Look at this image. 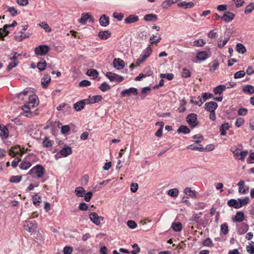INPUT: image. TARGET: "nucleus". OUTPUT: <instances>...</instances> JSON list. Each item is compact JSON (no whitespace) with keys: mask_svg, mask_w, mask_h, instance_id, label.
<instances>
[{"mask_svg":"<svg viewBox=\"0 0 254 254\" xmlns=\"http://www.w3.org/2000/svg\"><path fill=\"white\" fill-rule=\"evenodd\" d=\"M182 76L184 78H189L190 76V72L189 70L186 68H183Z\"/></svg>","mask_w":254,"mask_h":254,"instance_id":"69168bd1","label":"nucleus"},{"mask_svg":"<svg viewBox=\"0 0 254 254\" xmlns=\"http://www.w3.org/2000/svg\"><path fill=\"white\" fill-rule=\"evenodd\" d=\"M226 89V86L224 85H220L213 89V92L215 94H218L220 95L222 92Z\"/></svg>","mask_w":254,"mask_h":254,"instance_id":"f704fd0d","label":"nucleus"},{"mask_svg":"<svg viewBox=\"0 0 254 254\" xmlns=\"http://www.w3.org/2000/svg\"><path fill=\"white\" fill-rule=\"evenodd\" d=\"M32 89L30 88H26L25 89L23 90V91L21 92L17 95V97L20 100L23 101L24 98L22 97V96H28L30 95V94L32 93Z\"/></svg>","mask_w":254,"mask_h":254,"instance_id":"dca6fc26","label":"nucleus"},{"mask_svg":"<svg viewBox=\"0 0 254 254\" xmlns=\"http://www.w3.org/2000/svg\"><path fill=\"white\" fill-rule=\"evenodd\" d=\"M45 174V169L40 164L36 165L33 167L28 173V174L31 175L33 178L38 179L42 178Z\"/></svg>","mask_w":254,"mask_h":254,"instance_id":"f03ea898","label":"nucleus"},{"mask_svg":"<svg viewBox=\"0 0 254 254\" xmlns=\"http://www.w3.org/2000/svg\"><path fill=\"white\" fill-rule=\"evenodd\" d=\"M100 24L104 27H106L109 24V18L106 15H102L99 20Z\"/></svg>","mask_w":254,"mask_h":254,"instance_id":"5701e85b","label":"nucleus"},{"mask_svg":"<svg viewBox=\"0 0 254 254\" xmlns=\"http://www.w3.org/2000/svg\"><path fill=\"white\" fill-rule=\"evenodd\" d=\"M70 128L68 125L63 126L61 127V132L63 134H66L70 131Z\"/></svg>","mask_w":254,"mask_h":254,"instance_id":"338daca9","label":"nucleus"},{"mask_svg":"<svg viewBox=\"0 0 254 254\" xmlns=\"http://www.w3.org/2000/svg\"><path fill=\"white\" fill-rule=\"evenodd\" d=\"M152 52V49L150 45H149L140 55L136 62V64L139 66L141 64L144 63L146 59L150 56Z\"/></svg>","mask_w":254,"mask_h":254,"instance_id":"7ed1b4c3","label":"nucleus"},{"mask_svg":"<svg viewBox=\"0 0 254 254\" xmlns=\"http://www.w3.org/2000/svg\"><path fill=\"white\" fill-rule=\"evenodd\" d=\"M160 77L162 78H166L169 80H171L174 78V74L173 73H167V74H164V73H161L160 75Z\"/></svg>","mask_w":254,"mask_h":254,"instance_id":"680f3d73","label":"nucleus"},{"mask_svg":"<svg viewBox=\"0 0 254 254\" xmlns=\"http://www.w3.org/2000/svg\"><path fill=\"white\" fill-rule=\"evenodd\" d=\"M243 91L245 93L249 94L254 93V87L252 85H247L243 87Z\"/></svg>","mask_w":254,"mask_h":254,"instance_id":"e433bc0d","label":"nucleus"},{"mask_svg":"<svg viewBox=\"0 0 254 254\" xmlns=\"http://www.w3.org/2000/svg\"><path fill=\"white\" fill-rule=\"evenodd\" d=\"M131 94L137 95V89L134 87H130L128 89L123 90L121 93L122 97L129 96Z\"/></svg>","mask_w":254,"mask_h":254,"instance_id":"1a4fd4ad","label":"nucleus"},{"mask_svg":"<svg viewBox=\"0 0 254 254\" xmlns=\"http://www.w3.org/2000/svg\"><path fill=\"white\" fill-rule=\"evenodd\" d=\"M167 194L172 197H177L179 194V190L176 189H172L168 191Z\"/></svg>","mask_w":254,"mask_h":254,"instance_id":"09e8293b","label":"nucleus"},{"mask_svg":"<svg viewBox=\"0 0 254 254\" xmlns=\"http://www.w3.org/2000/svg\"><path fill=\"white\" fill-rule=\"evenodd\" d=\"M111 33L109 31H100L98 33L99 37L102 40H106L111 36Z\"/></svg>","mask_w":254,"mask_h":254,"instance_id":"7c9ffc66","label":"nucleus"},{"mask_svg":"<svg viewBox=\"0 0 254 254\" xmlns=\"http://www.w3.org/2000/svg\"><path fill=\"white\" fill-rule=\"evenodd\" d=\"M113 65L117 69H122L125 66V62L120 58H115L113 61Z\"/></svg>","mask_w":254,"mask_h":254,"instance_id":"2eb2a0df","label":"nucleus"},{"mask_svg":"<svg viewBox=\"0 0 254 254\" xmlns=\"http://www.w3.org/2000/svg\"><path fill=\"white\" fill-rule=\"evenodd\" d=\"M244 219V214L242 211H239L236 213L234 218H232L233 222H242Z\"/></svg>","mask_w":254,"mask_h":254,"instance_id":"393cba45","label":"nucleus"},{"mask_svg":"<svg viewBox=\"0 0 254 254\" xmlns=\"http://www.w3.org/2000/svg\"><path fill=\"white\" fill-rule=\"evenodd\" d=\"M151 88L149 87H145L142 88L141 91V97L143 99H144L147 94L150 91Z\"/></svg>","mask_w":254,"mask_h":254,"instance_id":"13d9d810","label":"nucleus"},{"mask_svg":"<svg viewBox=\"0 0 254 254\" xmlns=\"http://www.w3.org/2000/svg\"><path fill=\"white\" fill-rule=\"evenodd\" d=\"M47 63L44 59L40 60L37 64V66L40 71H43L46 69Z\"/></svg>","mask_w":254,"mask_h":254,"instance_id":"473e14b6","label":"nucleus"},{"mask_svg":"<svg viewBox=\"0 0 254 254\" xmlns=\"http://www.w3.org/2000/svg\"><path fill=\"white\" fill-rule=\"evenodd\" d=\"M229 37H225L224 39L219 38L217 40V46L219 48H222L228 42Z\"/></svg>","mask_w":254,"mask_h":254,"instance_id":"72a5a7b5","label":"nucleus"},{"mask_svg":"<svg viewBox=\"0 0 254 254\" xmlns=\"http://www.w3.org/2000/svg\"><path fill=\"white\" fill-rule=\"evenodd\" d=\"M17 24L16 21L14 20L11 24H5L3 26V28H0V40L4 41L5 36H7L9 33L7 29L10 27H14Z\"/></svg>","mask_w":254,"mask_h":254,"instance_id":"20e7f679","label":"nucleus"},{"mask_svg":"<svg viewBox=\"0 0 254 254\" xmlns=\"http://www.w3.org/2000/svg\"><path fill=\"white\" fill-rule=\"evenodd\" d=\"M248 154V151L247 150H243L242 151H240L239 156L237 159V160L244 161L246 156Z\"/></svg>","mask_w":254,"mask_h":254,"instance_id":"5fc2aeb1","label":"nucleus"},{"mask_svg":"<svg viewBox=\"0 0 254 254\" xmlns=\"http://www.w3.org/2000/svg\"><path fill=\"white\" fill-rule=\"evenodd\" d=\"M206 42L203 39L195 40L193 42V46L196 47H202L205 44Z\"/></svg>","mask_w":254,"mask_h":254,"instance_id":"864d4df0","label":"nucleus"},{"mask_svg":"<svg viewBox=\"0 0 254 254\" xmlns=\"http://www.w3.org/2000/svg\"><path fill=\"white\" fill-rule=\"evenodd\" d=\"M220 231L222 233L226 235L228 233V226L227 223H224L220 226Z\"/></svg>","mask_w":254,"mask_h":254,"instance_id":"3c124183","label":"nucleus"},{"mask_svg":"<svg viewBox=\"0 0 254 254\" xmlns=\"http://www.w3.org/2000/svg\"><path fill=\"white\" fill-rule=\"evenodd\" d=\"M86 74L93 77V79H95L98 77L99 73L96 69H90L87 71Z\"/></svg>","mask_w":254,"mask_h":254,"instance_id":"ea45409f","label":"nucleus"},{"mask_svg":"<svg viewBox=\"0 0 254 254\" xmlns=\"http://www.w3.org/2000/svg\"><path fill=\"white\" fill-rule=\"evenodd\" d=\"M25 229L29 232H34L37 227V225L35 221L33 222H27L26 224L24 226Z\"/></svg>","mask_w":254,"mask_h":254,"instance_id":"9b49d317","label":"nucleus"},{"mask_svg":"<svg viewBox=\"0 0 254 254\" xmlns=\"http://www.w3.org/2000/svg\"><path fill=\"white\" fill-rule=\"evenodd\" d=\"M31 165H32L29 162H28L24 158L23 160L21 161V163L19 165V167L22 170H27L31 166Z\"/></svg>","mask_w":254,"mask_h":254,"instance_id":"2f4dec72","label":"nucleus"},{"mask_svg":"<svg viewBox=\"0 0 254 254\" xmlns=\"http://www.w3.org/2000/svg\"><path fill=\"white\" fill-rule=\"evenodd\" d=\"M89 219L96 225L99 226L101 223V221L104 220V217L98 216L96 212H92L89 214Z\"/></svg>","mask_w":254,"mask_h":254,"instance_id":"0eeeda50","label":"nucleus"},{"mask_svg":"<svg viewBox=\"0 0 254 254\" xmlns=\"http://www.w3.org/2000/svg\"><path fill=\"white\" fill-rule=\"evenodd\" d=\"M186 119L188 123L191 127H194L198 124L197 121V115L195 114L192 113L189 114Z\"/></svg>","mask_w":254,"mask_h":254,"instance_id":"423d86ee","label":"nucleus"},{"mask_svg":"<svg viewBox=\"0 0 254 254\" xmlns=\"http://www.w3.org/2000/svg\"><path fill=\"white\" fill-rule=\"evenodd\" d=\"M244 122H245V120H244V118H237L236 121V122H235V126L237 127H240L244 124Z\"/></svg>","mask_w":254,"mask_h":254,"instance_id":"e2e57ef3","label":"nucleus"},{"mask_svg":"<svg viewBox=\"0 0 254 254\" xmlns=\"http://www.w3.org/2000/svg\"><path fill=\"white\" fill-rule=\"evenodd\" d=\"M144 20L146 21H155L157 19V16L155 14H148L144 16Z\"/></svg>","mask_w":254,"mask_h":254,"instance_id":"c9c22d12","label":"nucleus"},{"mask_svg":"<svg viewBox=\"0 0 254 254\" xmlns=\"http://www.w3.org/2000/svg\"><path fill=\"white\" fill-rule=\"evenodd\" d=\"M202 215V213L200 212L199 214H193L191 217L189 219L190 221L196 222L197 225H201L202 223L199 220V218Z\"/></svg>","mask_w":254,"mask_h":254,"instance_id":"c85d7f7f","label":"nucleus"},{"mask_svg":"<svg viewBox=\"0 0 254 254\" xmlns=\"http://www.w3.org/2000/svg\"><path fill=\"white\" fill-rule=\"evenodd\" d=\"M89 13H83L81 18L78 20L79 22L82 24H85L89 19Z\"/></svg>","mask_w":254,"mask_h":254,"instance_id":"58836bf2","label":"nucleus"},{"mask_svg":"<svg viewBox=\"0 0 254 254\" xmlns=\"http://www.w3.org/2000/svg\"><path fill=\"white\" fill-rule=\"evenodd\" d=\"M139 18L137 16L135 15H130L125 19V22L126 24H131L138 21Z\"/></svg>","mask_w":254,"mask_h":254,"instance_id":"aec40b11","label":"nucleus"},{"mask_svg":"<svg viewBox=\"0 0 254 254\" xmlns=\"http://www.w3.org/2000/svg\"><path fill=\"white\" fill-rule=\"evenodd\" d=\"M22 178V176L21 175L13 176L11 177V178L9 180V181L11 183H19L21 181Z\"/></svg>","mask_w":254,"mask_h":254,"instance_id":"de8ad7c7","label":"nucleus"},{"mask_svg":"<svg viewBox=\"0 0 254 254\" xmlns=\"http://www.w3.org/2000/svg\"><path fill=\"white\" fill-rule=\"evenodd\" d=\"M178 6L183 7L185 9L191 8L193 7L194 4L193 2H187L186 1L180 2L177 3Z\"/></svg>","mask_w":254,"mask_h":254,"instance_id":"a878e982","label":"nucleus"},{"mask_svg":"<svg viewBox=\"0 0 254 254\" xmlns=\"http://www.w3.org/2000/svg\"><path fill=\"white\" fill-rule=\"evenodd\" d=\"M238 232L240 234L245 233L248 230V226L244 223H242L240 225H237Z\"/></svg>","mask_w":254,"mask_h":254,"instance_id":"c756f323","label":"nucleus"},{"mask_svg":"<svg viewBox=\"0 0 254 254\" xmlns=\"http://www.w3.org/2000/svg\"><path fill=\"white\" fill-rule=\"evenodd\" d=\"M91 103L93 104L101 101L103 98L101 95H96L93 97H91Z\"/></svg>","mask_w":254,"mask_h":254,"instance_id":"052dcab7","label":"nucleus"},{"mask_svg":"<svg viewBox=\"0 0 254 254\" xmlns=\"http://www.w3.org/2000/svg\"><path fill=\"white\" fill-rule=\"evenodd\" d=\"M32 200L33 204L35 205H39L42 201L41 197L37 194L33 196Z\"/></svg>","mask_w":254,"mask_h":254,"instance_id":"8fccbe9b","label":"nucleus"},{"mask_svg":"<svg viewBox=\"0 0 254 254\" xmlns=\"http://www.w3.org/2000/svg\"><path fill=\"white\" fill-rule=\"evenodd\" d=\"M50 50V47L48 45H42L35 48L34 52L36 55L45 56Z\"/></svg>","mask_w":254,"mask_h":254,"instance_id":"39448f33","label":"nucleus"},{"mask_svg":"<svg viewBox=\"0 0 254 254\" xmlns=\"http://www.w3.org/2000/svg\"><path fill=\"white\" fill-rule=\"evenodd\" d=\"M72 151L70 147H65L63 148L59 152V154L63 157H67L71 154Z\"/></svg>","mask_w":254,"mask_h":254,"instance_id":"412c9836","label":"nucleus"},{"mask_svg":"<svg viewBox=\"0 0 254 254\" xmlns=\"http://www.w3.org/2000/svg\"><path fill=\"white\" fill-rule=\"evenodd\" d=\"M171 227L176 232H180L182 229V225L180 222H173Z\"/></svg>","mask_w":254,"mask_h":254,"instance_id":"a19ab883","label":"nucleus"},{"mask_svg":"<svg viewBox=\"0 0 254 254\" xmlns=\"http://www.w3.org/2000/svg\"><path fill=\"white\" fill-rule=\"evenodd\" d=\"M25 159H26V160L28 162H29L31 165L33 163L36 162L38 160V157L33 153H30L28 154L25 157Z\"/></svg>","mask_w":254,"mask_h":254,"instance_id":"b1692460","label":"nucleus"},{"mask_svg":"<svg viewBox=\"0 0 254 254\" xmlns=\"http://www.w3.org/2000/svg\"><path fill=\"white\" fill-rule=\"evenodd\" d=\"M39 104V100L38 96L36 94H31L29 95L28 100L26 102L24 106H22V109L24 112V116L29 117L32 113L30 109L33 108Z\"/></svg>","mask_w":254,"mask_h":254,"instance_id":"f257e3e1","label":"nucleus"},{"mask_svg":"<svg viewBox=\"0 0 254 254\" xmlns=\"http://www.w3.org/2000/svg\"><path fill=\"white\" fill-rule=\"evenodd\" d=\"M99 89L103 92H106L111 89V86L107 82H104L99 86Z\"/></svg>","mask_w":254,"mask_h":254,"instance_id":"49530a36","label":"nucleus"},{"mask_svg":"<svg viewBox=\"0 0 254 254\" xmlns=\"http://www.w3.org/2000/svg\"><path fill=\"white\" fill-rule=\"evenodd\" d=\"M227 204L229 207H234L235 209H239L241 207V205L239 204V198L238 199H230L228 201Z\"/></svg>","mask_w":254,"mask_h":254,"instance_id":"f3484780","label":"nucleus"},{"mask_svg":"<svg viewBox=\"0 0 254 254\" xmlns=\"http://www.w3.org/2000/svg\"><path fill=\"white\" fill-rule=\"evenodd\" d=\"M106 76L111 81H117L118 82H120L124 80V77L123 76L111 72H107L106 73Z\"/></svg>","mask_w":254,"mask_h":254,"instance_id":"6e6552de","label":"nucleus"},{"mask_svg":"<svg viewBox=\"0 0 254 254\" xmlns=\"http://www.w3.org/2000/svg\"><path fill=\"white\" fill-rule=\"evenodd\" d=\"M84 105L83 103H82V101H80L76 103H75L73 105V108L76 110V111H80L82 109L84 108Z\"/></svg>","mask_w":254,"mask_h":254,"instance_id":"c03bdc74","label":"nucleus"},{"mask_svg":"<svg viewBox=\"0 0 254 254\" xmlns=\"http://www.w3.org/2000/svg\"><path fill=\"white\" fill-rule=\"evenodd\" d=\"M205 109L209 112H215V110L217 108L218 105L214 101H210L209 102H207L205 104Z\"/></svg>","mask_w":254,"mask_h":254,"instance_id":"f8f14e48","label":"nucleus"},{"mask_svg":"<svg viewBox=\"0 0 254 254\" xmlns=\"http://www.w3.org/2000/svg\"><path fill=\"white\" fill-rule=\"evenodd\" d=\"M53 141L48 138H45L42 142L43 147L46 148L51 147L53 145Z\"/></svg>","mask_w":254,"mask_h":254,"instance_id":"37998d69","label":"nucleus"},{"mask_svg":"<svg viewBox=\"0 0 254 254\" xmlns=\"http://www.w3.org/2000/svg\"><path fill=\"white\" fill-rule=\"evenodd\" d=\"M203 245L204 246L208 247H212L213 246V242L210 238L206 239L203 242Z\"/></svg>","mask_w":254,"mask_h":254,"instance_id":"0e129e2a","label":"nucleus"},{"mask_svg":"<svg viewBox=\"0 0 254 254\" xmlns=\"http://www.w3.org/2000/svg\"><path fill=\"white\" fill-rule=\"evenodd\" d=\"M29 36L30 34L29 33L25 34L22 32H19L15 33L14 36V39L17 41L20 42L22 41L25 38L29 37Z\"/></svg>","mask_w":254,"mask_h":254,"instance_id":"6ab92c4d","label":"nucleus"},{"mask_svg":"<svg viewBox=\"0 0 254 254\" xmlns=\"http://www.w3.org/2000/svg\"><path fill=\"white\" fill-rule=\"evenodd\" d=\"M177 132L178 133H183L184 134H188L190 133V129L186 126H181L179 127Z\"/></svg>","mask_w":254,"mask_h":254,"instance_id":"a18cd8bd","label":"nucleus"},{"mask_svg":"<svg viewBox=\"0 0 254 254\" xmlns=\"http://www.w3.org/2000/svg\"><path fill=\"white\" fill-rule=\"evenodd\" d=\"M236 51L241 54H244L246 52V49L245 47L241 43H238L236 45Z\"/></svg>","mask_w":254,"mask_h":254,"instance_id":"79ce46f5","label":"nucleus"},{"mask_svg":"<svg viewBox=\"0 0 254 254\" xmlns=\"http://www.w3.org/2000/svg\"><path fill=\"white\" fill-rule=\"evenodd\" d=\"M180 0H166L162 4V6L163 8H168L170 7L173 4L178 3Z\"/></svg>","mask_w":254,"mask_h":254,"instance_id":"bb28decb","label":"nucleus"},{"mask_svg":"<svg viewBox=\"0 0 254 254\" xmlns=\"http://www.w3.org/2000/svg\"><path fill=\"white\" fill-rule=\"evenodd\" d=\"M210 55L208 54L205 51H199L196 54L195 58L199 62H202L207 60Z\"/></svg>","mask_w":254,"mask_h":254,"instance_id":"9d476101","label":"nucleus"},{"mask_svg":"<svg viewBox=\"0 0 254 254\" xmlns=\"http://www.w3.org/2000/svg\"><path fill=\"white\" fill-rule=\"evenodd\" d=\"M248 253L251 254H254V242H251L246 248Z\"/></svg>","mask_w":254,"mask_h":254,"instance_id":"603ef678","label":"nucleus"},{"mask_svg":"<svg viewBox=\"0 0 254 254\" xmlns=\"http://www.w3.org/2000/svg\"><path fill=\"white\" fill-rule=\"evenodd\" d=\"M9 136V130L7 127L0 124V136L2 139H6Z\"/></svg>","mask_w":254,"mask_h":254,"instance_id":"ddd939ff","label":"nucleus"},{"mask_svg":"<svg viewBox=\"0 0 254 254\" xmlns=\"http://www.w3.org/2000/svg\"><path fill=\"white\" fill-rule=\"evenodd\" d=\"M184 192L192 198L196 197V192L195 190H192L190 188H186Z\"/></svg>","mask_w":254,"mask_h":254,"instance_id":"cd10ccee","label":"nucleus"},{"mask_svg":"<svg viewBox=\"0 0 254 254\" xmlns=\"http://www.w3.org/2000/svg\"><path fill=\"white\" fill-rule=\"evenodd\" d=\"M73 251V249L71 247L65 246L63 249L64 254H71Z\"/></svg>","mask_w":254,"mask_h":254,"instance_id":"774afa93","label":"nucleus"},{"mask_svg":"<svg viewBox=\"0 0 254 254\" xmlns=\"http://www.w3.org/2000/svg\"><path fill=\"white\" fill-rule=\"evenodd\" d=\"M39 25L40 27L44 29L47 32H50L51 31V28L47 22H43L39 24Z\"/></svg>","mask_w":254,"mask_h":254,"instance_id":"4d7b16f0","label":"nucleus"},{"mask_svg":"<svg viewBox=\"0 0 254 254\" xmlns=\"http://www.w3.org/2000/svg\"><path fill=\"white\" fill-rule=\"evenodd\" d=\"M51 78L49 74H45L41 79V84L43 88H46L48 87L50 82H51Z\"/></svg>","mask_w":254,"mask_h":254,"instance_id":"a211bd4d","label":"nucleus"},{"mask_svg":"<svg viewBox=\"0 0 254 254\" xmlns=\"http://www.w3.org/2000/svg\"><path fill=\"white\" fill-rule=\"evenodd\" d=\"M239 204L241 205L242 207L243 206L246 205L249 203L250 199L248 197H246L243 199L239 198Z\"/></svg>","mask_w":254,"mask_h":254,"instance_id":"bf43d9fd","label":"nucleus"},{"mask_svg":"<svg viewBox=\"0 0 254 254\" xmlns=\"http://www.w3.org/2000/svg\"><path fill=\"white\" fill-rule=\"evenodd\" d=\"M74 192L77 197H82L85 194V190L83 187H78L75 188Z\"/></svg>","mask_w":254,"mask_h":254,"instance_id":"4c0bfd02","label":"nucleus"},{"mask_svg":"<svg viewBox=\"0 0 254 254\" xmlns=\"http://www.w3.org/2000/svg\"><path fill=\"white\" fill-rule=\"evenodd\" d=\"M230 128V126L228 123H224L222 124L219 127L221 135L222 136L225 135L226 134V130H228Z\"/></svg>","mask_w":254,"mask_h":254,"instance_id":"4be33fe9","label":"nucleus"},{"mask_svg":"<svg viewBox=\"0 0 254 254\" xmlns=\"http://www.w3.org/2000/svg\"><path fill=\"white\" fill-rule=\"evenodd\" d=\"M254 9V3H251L247 5L245 10V14H249L253 11Z\"/></svg>","mask_w":254,"mask_h":254,"instance_id":"6e6d98bb","label":"nucleus"},{"mask_svg":"<svg viewBox=\"0 0 254 254\" xmlns=\"http://www.w3.org/2000/svg\"><path fill=\"white\" fill-rule=\"evenodd\" d=\"M235 14L230 11L225 12L223 15L221 17V19L226 22L231 21L235 17Z\"/></svg>","mask_w":254,"mask_h":254,"instance_id":"4468645a","label":"nucleus"}]
</instances>
